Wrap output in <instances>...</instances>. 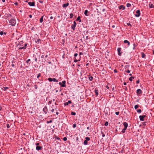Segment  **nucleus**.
<instances>
[{
  "label": "nucleus",
  "instance_id": "ddd939ff",
  "mask_svg": "<svg viewBox=\"0 0 154 154\" xmlns=\"http://www.w3.org/2000/svg\"><path fill=\"white\" fill-rule=\"evenodd\" d=\"M69 5V3H67L66 4H63V8H66Z\"/></svg>",
  "mask_w": 154,
  "mask_h": 154
},
{
  "label": "nucleus",
  "instance_id": "39448f33",
  "mask_svg": "<svg viewBox=\"0 0 154 154\" xmlns=\"http://www.w3.org/2000/svg\"><path fill=\"white\" fill-rule=\"evenodd\" d=\"M142 93V91L141 89H139L137 90V95H139Z\"/></svg>",
  "mask_w": 154,
  "mask_h": 154
},
{
  "label": "nucleus",
  "instance_id": "7c9ffc66",
  "mask_svg": "<svg viewBox=\"0 0 154 154\" xmlns=\"http://www.w3.org/2000/svg\"><path fill=\"white\" fill-rule=\"evenodd\" d=\"M71 114L72 115L75 116L76 115V113L73 112H71Z\"/></svg>",
  "mask_w": 154,
  "mask_h": 154
},
{
  "label": "nucleus",
  "instance_id": "473e14b6",
  "mask_svg": "<svg viewBox=\"0 0 154 154\" xmlns=\"http://www.w3.org/2000/svg\"><path fill=\"white\" fill-rule=\"evenodd\" d=\"M138 107V105H135V106H134V108L135 109H137Z\"/></svg>",
  "mask_w": 154,
  "mask_h": 154
},
{
  "label": "nucleus",
  "instance_id": "f8f14e48",
  "mask_svg": "<svg viewBox=\"0 0 154 154\" xmlns=\"http://www.w3.org/2000/svg\"><path fill=\"white\" fill-rule=\"evenodd\" d=\"M27 46V44H25V45H24V46L23 47H20V48H19V49H25L26 48V47Z\"/></svg>",
  "mask_w": 154,
  "mask_h": 154
},
{
  "label": "nucleus",
  "instance_id": "de8ad7c7",
  "mask_svg": "<svg viewBox=\"0 0 154 154\" xmlns=\"http://www.w3.org/2000/svg\"><path fill=\"white\" fill-rule=\"evenodd\" d=\"M79 61V60H76V59H75V60H74V62H77V61Z\"/></svg>",
  "mask_w": 154,
  "mask_h": 154
},
{
  "label": "nucleus",
  "instance_id": "49530a36",
  "mask_svg": "<svg viewBox=\"0 0 154 154\" xmlns=\"http://www.w3.org/2000/svg\"><path fill=\"white\" fill-rule=\"evenodd\" d=\"M62 83H63V84L65 85L66 83V81H63L62 82Z\"/></svg>",
  "mask_w": 154,
  "mask_h": 154
},
{
  "label": "nucleus",
  "instance_id": "5fc2aeb1",
  "mask_svg": "<svg viewBox=\"0 0 154 154\" xmlns=\"http://www.w3.org/2000/svg\"><path fill=\"white\" fill-rule=\"evenodd\" d=\"M54 109H52V110H51V111L52 112H54Z\"/></svg>",
  "mask_w": 154,
  "mask_h": 154
},
{
  "label": "nucleus",
  "instance_id": "f03ea898",
  "mask_svg": "<svg viewBox=\"0 0 154 154\" xmlns=\"http://www.w3.org/2000/svg\"><path fill=\"white\" fill-rule=\"evenodd\" d=\"M136 14L135 15V16L136 17H139L140 14V11L139 10H137L136 11Z\"/></svg>",
  "mask_w": 154,
  "mask_h": 154
},
{
  "label": "nucleus",
  "instance_id": "6e6552de",
  "mask_svg": "<svg viewBox=\"0 0 154 154\" xmlns=\"http://www.w3.org/2000/svg\"><path fill=\"white\" fill-rule=\"evenodd\" d=\"M119 9L124 10L125 8V7L123 5H121L119 7Z\"/></svg>",
  "mask_w": 154,
  "mask_h": 154
},
{
  "label": "nucleus",
  "instance_id": "052dcab7",
  "mask_svg": "<svg viewBox=\"0 0 154 154\" xmlns=\"http://www.w3.org/2000/svg\"><path fill=\"white\" fill-rule=\"evenodd\" d=\"M29 17L30 18H31L32 17V15H29Z\"/></svg>",
  "mask_w": 154,
  "mask_h": 154
},
{
  "label": "nucleus",
  "instance_id": "423d86ee",
  "mask_svg": "<svg viewBox=\"0 0 154 154\" xmlns=\"http://www.w3.org/2000/svg\"><path fill=\"white\" fill-rule=\"evenodd\" d=\"M28 4L29 6H35V2H28Z\"/></svg>",
  "mask_w": 154,
  "mask_h": 154
},
{
  "label": "nucleus",
  "instance_id": "f704fd0d",
  "mask_svg": "<svg viewBox=\"0 0 154 154\" xmlns=\"http://www.w3.org/2000/svg\"><path fill=\"white\" fill-rule=\"evenodd\" d=\"M137 112L138 113H140L141 112V110L140 109H139L137 110Z\"/></svg>",
  "mask_w": 154,
  "mask_h": 154
},
{
  "label": "nucleus",
  "instance_id": "e433bc0d",
  "mask_svg": "<svg viewBox=\"0 0 154 154\" xmlns=\"http://www.w3.org/2000/svg\"><path fill=\"white\" fill-rule=\"evenodd\" d=\"M108 125V122H106L105 123V125L106 126H107Z\"/></svg>",
  "mask_w": 154,
  "mask_h": 154
},
{
  "label": "nucleus",
  "instance_id": "ea45409f",
  "mask_svg": "<svg viewBox=\"0 0 154 154\" xmlns=\"http://www.w3.org/2000/svg\"><path fill=\"white\" fill-rule=\"evenodd\" d=\"M64 104L65 106H67L68 105V103L67 102H65V103H64Z\"/></svg>",
  "mask_w": 154,
  "mask_h": 154
},
{
  "label": "nucleus",
  "instance_id": "0e129e2a",
  "mask_svg": "<svg viewBox=\"0 0 154 154\" xmlns=\"http://www.w3.org/2000/svg\"><path fill=\"white\" fill-rule=\"evenodd\" d=\"M30 113H31V114H34V113L32 112V111H31V112H30Z\"/></svg>",
  "mask_w": 154,
  "mask_h": 154
},
{
  "label": "nucleus",
  "instance_id": "1a4fd4ad",
  "mask_svg": "<svg viewBox=\"0 0 154 154\" xmlns=\"http://www.w3.org/2000/svg\"><path fill=\"white\" fill-rule=\"evenodd\" d=\"M121 51V48H118V55L119 56H121V53L120 52Z\"/></svg>",
  "mask_w": 154,
  "mask_h": 154
},
{
  "label": "nucleus",
  "instance_id": "412c9836",
  "mask_svg": "<svg viewBox=\"0 0 154 154\" xmlns=\"http://www.w3.org/2000/svg\"><path fill=\"white\" fill-rule=\"evenodd\" d=\"M134 79V77L133 76L129 78V80L130 81H132V79Z\"/></svg>",
  "mask_w": 154,
  "mask_h": 154
},
{
  "label": "nucleus",
  "instance_id": "680f3d73",
  "mask_svg": "<svg viewBox=\"0 0 154 154\" xmlns=\"http://www.w3.org/2000/svg\"><path fill=\"white\" fill-rule=\"evenodd\" d=\"M50 19H53V17L52 16H51L50 17Z\"/></svg>",
  "mask_w": 154,
  "mask_h": 154
},
{
  "label": "nucleus",
  "instance_id": "20e7f679",
  "mask_svg": "<svg viewBox=\"0 0 154 154\" xmlns=\"http://www.w3.org/2000/svg\"><path fill=\"white\" fill-rule=\"evenodd\" d=\"M146 116L145 115L140 116H139V118L141 121H144V118Z\"/></svg>",
  "mask_w": 154,
  "mask_h": 154
},
{
  "label": "nucleus",
  "instance_id": "c85d7f7f",
  "mask_svg": "<svg viewBox=\"0 0 154 154\" xmlns=\"http://www.w3.org/2000/svg\"><path fill=\"white\" fill-rule=\"evenodd\" d=\"M86 140L88 141H89L90 140V138L89 137H87L85 138Z\"/></svg>",
  "mask_w": 154,
  "mask_h": 154
},
{
  "label": "nucleus",
  "instance_id": "864d4df0",
  "mask_svg": "<svg viewBox=\"0 0 154 154\" xmlns=\"http://www.w3.org/2000/svg\"><path fill=\"white\" fill-rule=\"evenodd\" d=\"M127 25H128V26H131V24H130V23H127Z\"/></svg>",
  "mask_w": 154,
  "mask_h": 154
},
{
  "label": "nucleus",
  "instance_id": "a19ab883",
  "mask_svg": "<svg viewBox=\"0 0 154 154\" xmlns=\"http://www.w3.org/2000/svg\"><path fill=\"white\" fill-rule=\"evenodd\" d=\"M41 76V74L40 73H39V74H38V75L37 76V78H38L40 77Z\"/></svg>",
  "mask_w": 154,
  "mask_h": 154
},
{
  "label": "nucleus",
  "instance_id": "bf43d9fd",
  "mask_svg": "<svg viewBox=\"0 0 154 154\" xmlns=\"http://www.w3.org/2000/svg\"><path fill=\"white\" fill-rule=\"evenodd\" d=\"M39 143H37L35 144L36 146H38V145H39Z\"/></svg>",
  "mask_w": 154,
  "mask_h": 154
},
{
  "label": "nucleus",
  "instance_id": "7ed1b4c3",
  "mask_svg": "<svg viewBox=\"0 0 154 154\" xmlns=\"http://www.w3.org/2000/svg\"><path fill=\"white\" fill-rule=\"evenodd\" d=\"M76 23L75 21L74 22V23L71 26V28L72 29L74 30H75V28L76 26Z\"/></svg>",
  "mask_w": 154,
  "mask_h": 154
},
{
  "label": "nucleus",
  "instance_id": "cd10ccee",
  "mask_svg": "<svg viewBox=\"0 0 154 154\" xmlns=\"http://www.w3.org/2000/svg\"><path fill=\"white\" fill-rule=\"evenodd\" d=\"M127 7H129L131 6V4L130 3H128L126 5Z\"/></svg>",
  "mask_w": 154,
  "mask_h": 154
},
{
  "label": "nucleus",
  "instance_id": "2f4dec72",
  "mask_svg": "<svg viewBox=\"0 0 154 154\" xmlns=\"http://www.w3.org/2000/svg\"><path fill=\"white\" fill-rule=\"evenodd\" d=\"M145 56V55L144 53H142V58H144Z\"/></svg>",
  "mask_w": 154,
  "mask_h": 154
},
{
  "label": "nucleus",
  "instance_id": "6e6d98bb",
  "mask_svg": "<svg viewBox=\"0 0 154 154\" xmlns=\"http://www.w3.org/2000/svg\"><path fill=\"white\" fill-rule=\"evenodd\" d=\"M114 72L116 73L117 72V71L116 69H115L114 71Z\"/></svg>",
  "mask_w": 154,
  "mask_h": 154
},
{
  "label": "nucleus",
  "instance_id": "5701e85b",
  "mask_svg": "<svg viewBox=\"0 0 154 154\" xmlns=\"http://www.w3.org/2000/svg\"><path fill=\"white\" fill-rule=\"evenodd\" d=\"M8 88V87H3V88H2V89H3V90L4 91H5L7 90V89Z\"/></svg>",
  "mask_w": 154,
  "mask_h": 154
},
{
  "label": "nucleus",
  "instance_id": "8fccbe9b",
  "mask_svg": "<svg viewBox=\"0 0 154 154\" xmlns=\"http://www.w3.org/2000/svg\"><path fill=\"white\" fill-rule=\"evenodd\" d=\"M61 86L62 87H65L66 86V85L64 84H62L61 85Z\"/></svg>",
  "mask_w": 154,
  "mask_h": 154
},
{
  "label": "nucleus",
  "instance_id": "58836bf2",
  "mask_svg": "<svg viewBox=\"0 0 154 154\" xmlns=\"http://www.w3.org/2000/svg\"><path fill=\"white\" fill-rule=\"evenodd\" d=\"M52 100H51V101H50L49 102H48V104H51L52 103Z\"/></svg>",
  "mask_w": 154,
  "mask_h": 154
},
{
  "label": "nucleus",
  "instance_id": "2eb2a0df",
  "mask_svg": "<svg viewBox=\"0 0 154 154\" xmlns=\"http://www.w3.org/2000/svg\"><path fill=\"white\" fill-rule=\"evenodd\" d=\"M6 17H12V16L11 14H6Z\"/></svg>",
  "mask_w": 154,
  "mask_h": 154
},
{
  "label": "nucleus",
  "instance_id": "603ef678",
  "mask_svg": "<svg viewBox=\"0 0 154 154\" xmlns=\"http://www.w3.org/2000/svg\"><path fill=\"white\" fill-rule=\"evenodd\" d=\"M78 55V54L77 53H75L74 54V56L75 57H76Z\"/></svg>",
  "mask_w": 154,
  "mask_h": 154
},
{
  "label": "nucleus",
  "instance_id": "f257e3e1",
  "mask_svg": "<svg viewBox=\"0 0 154 154\" xmlns=\"http://www.w3.org/2000/svg\"><path fill=\"white\" fill-rule=\"evenodd\" d=\"M9 23L12 26H14L16 23V20L14 18H13L10 20Z\"/></svg>",
  "mask_w": 154,
  "mask_h": 154
},
{
  "label": "nucleus",
  "instance_id": "09e8293b",
  "mask_svg": "<svg viewBox=\"0 0 154 154\" xmlns=\"http://www.w3.org/2000/svg\"><path fill=\"white\" fill-rule=\"evenodd\" d=\"M7 128H8L10 127V126H9V124H7Z\"/></svg>",
  "mask_w": 154,
  "mask_h": 154
},
{
  "label": "nucleus",
  "instance_id": "0eeeda50",
  "mask_svg": "<svg viewBox=\"0 0 154 154\" xmlns=\"http://www.w3.org/2000/svg\"><path fill=\"white\" fill-rule=\"evenodd\" d=\"M44 112L46 114L48 112V109L46 106H45L43 109Z\"/></svg>",
  "mask_w": 154,
  "mask_h": 154
},
{
  "label": "nucleus",
  "instance_id": "6ab92c4d",
  "mask_svg": "<svg viewBox=\"0 0 154 154\" xmlns=\"http://www.w3.org/2000/svg\"><path fill=\"white\" fill-rule=\"evenodd\" d=\"M149 6L150 8H152L154 7L152 4L151 3H149Z\"/></svg>",
  "mask_w": 154,
  "mask_h": 154
},
{
  "label": "nucleus",
  "instance_id": "a18cd8bd",
  "mask_svg": "<svg viewBox=\"0 0 154 154\" xmlns=\"http://www.w3.org/2000/svg\"><path fill=\"white\" fill-rule=\"evenodd\" d=\"M30 61V59H28V60L26 61V63H29V61Z\"/></svg>",
  "mask_w": 154,
  "mask_h": 154
},
{
  "label": "nucleus",
  "instance_id": "e2e57ef3",
  "mask_svg": "<svg viewBox=\"0 0 154 154\" xmlns=\"http://www.w3.org/2000/svg\"><path fill=\"white\" fill-rule=\"evenodd\" d=\"M87 128V129L88 130H89V129H90V128L89 127H88Z\"/></svg>",
  "mask_w": 154,
  "mask_h": 154
},
{
  "label": "nucleus",
  "instance_id": "4be33fe9",
  "mask_svg": "<svg viewBox=\"0 0 154 154\" xmlns=\"http://www.w3.org/2000/svg\"><path fill=\"white\" fill-rule=\"evenodd\" d=\"M126 129L127 128H124L122 130V132L123 133H125Z\"/></svg>",
  "mask_w": 154,
  "mask_h": 154
},
{
  "label": "nucleus",
  "instance_id": "9b49d317",
  "mask_svg": "<svg viewBox=\"0 0 154 154\" xmlns=\"http://www.w3.org/2000/svg\"><path fill=\"white\" fill-rule=\"evenodd\" d=\"M123 125L124 126V128H127L128 126V124L126 122H124Z\"/></svg>",
  "mask_w": 154,
  "mask_h": 154
},
{
  "label": "nucleus",
  "instance_id": "774afa93",
  "mask_svg": "<svg viewBox=\"0 0 154 154\" xmlns=\"http://www.w3.org/2000/svg\"><path fill=\"white\" fill-rule=\"evenodd\" d=\"M59 85H61V84H62V83L61 82H59Z\"/></svg>",
  "mask_w": 154,
  "mask_h": 154
},
{
  "label": "nucleus",
  "instance_id": "13d9d810",
  "mask_svg": "<svg viewBox=\"0 0 154 154\" xmlns=\"http://www.w3.org/2000/svg\"><path fill=\"white\" fill-rule=\"evenodd\" d=\"M14 5H18V3L17 2H15L14 3Z\"/></svg>",
  "mask_w": 154,
  "mask_h": 154
},
{
  "label": "nucleus",
  "instance_id": "4d7b16f0",
  "mask_svg": "<svg viewBox=\"0 0 154 154\" xmlns=\"http://www.w3.org/2000/svg\"><path fill=\"white\" fill-rule=\"evenodd\" d=\"M68 103H71V102L70 101V100H69L68 101V102H67Z\"/></svg>",
  "mask_w": 154,
  "mask_h": 154
},
{
  "label": "nucleus",
  "instance_id": "4468645a",
  "mask_svg": "<svg viewBox=\"0 0 154 154\" xmlns=\"http://www.w3.org/2000/svg\"><path fill=\"white\" fill-rule=\"evenodd\" d=\"M95 93V94L96 96H97L98 95V91L97 89L96 88L94 90Z\"/></svg>",
  "mask_w": 154,
  "mask_h": 154
},
{
  "label": "nucleus",
  "instance_id": "a211bd4d",
  "mask_svg": "<svg viewBox=\"0 0 154 154\" xmlns=\"http://www.w3.org/2000/svg\"><path fill=\"white\" fill-rule=\"evenodd\" d=\"M43 16H42L40 19V21L41 23H42L43 21Z\"/></svg>",
  "mask_w": 154,
  "mask_h": 154
},
{
  "label": "nucleus",
  "instance_id": "dca6fc26",
  "mask_svg": "<svg viewBox=\"0 0 154 154\" xmlns=\"http://www.w3.org/2000/svg\"><path fill=\"white\" fill-rule=\"evenodd\" d=\"M81 17L80 16H78L76 19V21H79V22H80L81 21V20L80 19Z\"/></svg>",
  "mask_w": 154,
  "mask_h": 154
},
{
  "label": "nucleus",
  "instance_id": "79ce46f5",
  "mask_svg": "<svg viewBox=\"0 0 154 154\" xmlns=\"http://www.w3.org/2000/svg\"><path fill=\"white\" fill-rule=\"evenodd\" d=\"M119 112H116V115H118L119 114Z\"/></svg>",
  "mask_w": 154,
  "mask_h": 154
},
{
  "label": "nucleus",
  "instance_id": "bb28decb",
  "mask_svg": "<svg viewBox=\"0 0 154 154\" xmlns=\"http://www.w3.org/2000/svg\"><path fill=\"white\" fill-rule=\"evenodd\" d=\"M93 77L92 76H90L89 78V80L90 81H92L93 80Z\"/></svg>",
  "mask_w": 154,
  "mask_h": 154
},
{
  "label": "nucleus",
  "instance_id": "3c124183",
  "mask_svg": "<svg viewBox=\"0 0 154 154\" xmlns=\"http://www.w3.org/2000/svg\"><path fill=\"white\" fill-rule=\"evenodd\" d=\"M139 82H140L139 80H137V81H136V83H137V84H138V83H139Z\"/></svg>",
  "mask_w": 154,
  "mask_h": 154
},
{
  "label": "nucleus",
  "instance_id": "338daca9",
  "mask_svg": "<svg viewBox=\"0 0 154 154\" xmlns=\"http://www.w3.org/2000/svg\"><path fill=\"white\" fill-rule=\"evenodd\" d=\"M82 52H80V53H79V55H82Z\"/></svg>",
  "mask_w": 154,
  "mask_h": 154
},
{
  "label": "nucleus",
  "instance_id": "393cba45",
  "mask_svg": "<svg viewBox=\"0 0 154 154\" xmlns=\"http://www.w3.org/2000/svg\"><path fill=\"white\" fill-rule=\"evenodd\" d=\"M52 81L57 82L58 80L56 79L55 78H53Z\"/></svg>",
  "mask_w": 154,
  "mask_h": 154
},
{
  "label": "nucleus",
  "instance_id": "a878e982",
  "mask_svg": "<svg viewBox=\"0 0 154 154\" xmlns=\"http://www.w3.org/2000/svg\"><path fill=\"white\" fill-rule=\"evenodd\" d=\"M48 80L49 82H52V81L53 78H48Z\"/></svg>",
  "mask_w": 154,
  "mask_h": 154
},
{
  "label": "nucleus",
  "instance_id": "b1692460",
  "mask_svg": "<svg viewBox=\"0 0 154 154\" xmlns=\"http://www.w3.org/2000/svg\"><path fill=\"white\" fill-rule=\"evenodd\" d=\"M84 143L85 145H86L88 143V141L87 140H85L84 142Z\"/></svg>",
  "mask_w": 154,
  "mask_h": 154
},
{
  "label": "nucleus",
  "instance_id": "9d476101",
  "mask_svg": "<svg viewBox=\"0 0 154 154\" xmlns=\"http://www.w3.org/2000/svg\"><path fill=\"white\" fill-rule=\"evenodd\" d=\"M42 148L41 146H37L36 147V149L37 150H40L42 149Z\"/></svg>",
  "mask_w": 154,
  "mask_h": 154
},
{
  "label": "nucleus",
  "instance_id": "4c0bfd02",
  "mask_svg": "<svg viewBox=\"0 0 154 154\" xmlns=\"http://www.w3.org/2000/svg\"><path fill=\"white\" fill-rule=\"evenodd\" d=\"M63 140L64 141H66L67 140V138L66 137H64L63 138Z\"/></svg>",
  "mask_w": 154,
  "mask_h": 154
},
{
  "label": "nucleus",
  "instance_id": "37998d69",
  "mask_svg": "<svg viewBox=\"0 0 154 154\" xmlns=\"http://www.w3.org/2000/svg\"><path fill=\"white\" fill-rule=\"evenodd\" d=\"M127 73H129L130 72V71L129 70H128L127 71H125Z\"/></svg>",
  "mask_w": 154,
  "mask_h": 154
},
{
  "label": "nucleus",
  "instance_id": "72a5a7b5",
  "mask_svg": "<svg viewBox=\"0 0 154 154\" xmlns=\"http://www.w3.org/2000/svg\"><path fill=\"white\" fill-rule=\"evenodd\" d=\"M52 122V120H51L50 121H47V122L48 124L50 123H51Z\"/></svg>",
  "mask_w": 154,
  "mask_h": 154
},
{
  "label": "nucleus",
  "instance_id": "c756f323",
  "mask_svg": "<svg viewBox=\"0 0 154 154\" xmlns=\"http://www.w3.org/2000/svg\"><path fill=\"white\" fill-rule=\"evenodd\" d=\"M70 18H72L73 17V14L72 13H71L70 14Z\"/></svg>",
  "mask_w": 154,
  "mask_h": 154
},
{
  "label": "nucleus",
  "instance_id": "aec40b11",
  "mask_svg": "<svg viewBox=\"0 0 154 154\" xmlns=\"http://www.w3.org/2000/svg\"><path fill=\"white\" fill-rule=\"evenodd\" d=\"M88 12V11L87 10H85L84 12V14L86 16H88V15L87 14V13Z\"/></svg>",
  "mask_w": 154,
  "mask_h": 154
},
{
  "label": "nucleus",
  "instance_id": "f3484780",
  "mask_svg": "<svg viewBox=\"0 0 154 154\" xmlns=\"http://www.w3.org/2000/svg\"><path fill=\"white\" fill-rule=\"evenodd\" d=\"M124 42L125 43H128V45H130V42H129V41H128L127 40H124Z\"/></svg>",
  "mask_w": 154,
  "mask_h": 154
},
{
  "label": "nucleus",
  "instance_id": "69168bd1",
  "mask_svg": "<svg viewBox=\"0 0 154 154\" xmlns=\"http://www.w3.org/2000/svg\"><path fill=\"white\" fill-rule=\"evenodd\" d=\"M124 85H126V82H124Z\"/></svg>",
  "mask_w": 154,
  "mask_h": 154
},
{
  "label": "nucleus",
  "instance_id": "c03bdc74",
  "mask_svg": "<svg viewBox=\"0 0 154 154\" xmlns=\"http://www.w3.org/2000/svg\"><path fill=\"white\" fill-rule=\"evenodd\" d=\"M3 32L2 31H1L0 32V34L1 35H2L3 34Z\"/></svg>",
  "mask_w": 154,
  "mask_h": 154
},
{
  "label": "nucleus",
  "instance_id": "c9c22d12",
  "mask_svg": "<svg viewBox=\"0 0 154 154\" xmlns=\"http://www.w3.org/2000/svg\"><path fill=\"white\" fill-rule=\"evenodd\" d=\"M76 124H74L73 125V128H75L76 127Z\"/></svg>",
  "mask_w": 154,
  "mask_h": 154
}]
</instances>
